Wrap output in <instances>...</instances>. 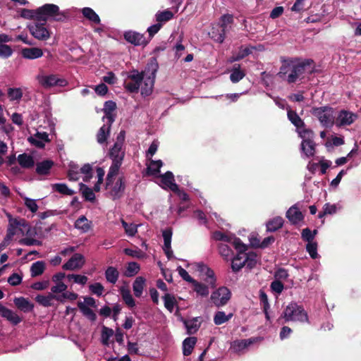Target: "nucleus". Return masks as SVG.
Segmentation results:
<instances>
[{"instance_id": "obj_1", "label": "nucleus", "mask_w": 361, "mask_h": 361, "mask_svg": "<svg viewBox=\"0 0 361 361\" xmlns=\"http://www.w3.org/2000/svg\"><path fill=\"white\" fill-rule=\"evenodd\" d=\"M281 62L277 75L289 84L302 80L304 74H312L314 71V61L312 59L299 61L298 59H282Z\"/></svg>"}, {"instance_id": "obj_2", "label": "nucleus", "mask_w": 361, "mask_h": 361, "mask_svg": "<svg viewBox=\"0 0 361 361\" xmlns=\"http://www.w3.org/2000/svg\"><path fill=\"white\" fill-rule=\"evenodd\" d=\"M109 156L112 160V163L106 178V189L113 184L114 178L118 173L125 157V149H123V146H120V143H114V146L109 149Z\"/></svg>"}, {"instance_id": "obj_3", "label": "nucleus", "mask_w": 361, "mask_h": 361, "mask_svg": "<svg viewBox=\"0 0 361 361\" xmlns=\"http://www.w3.org/2000/svg\"><path fill=\"white\" fill-rule=\"evenodd\" d=\"M158 70V62L156 57H152L142 71L144 79L143 85H141V94L144 96L149 95L152 92L156 73Z\"/></svg>"}, {"instance_id": "obj_4", "label": "nucleus", "mask_w": 361, "mask_h": 361, "mask_svg": "<svg viewBox=\"0 0 361 361\" xmlns=\"http://www.w3.org/2000/svg\"><path fill=\"white\" fill-rule=\"evenodd\" d=\"M50 18L55 21H63L66 16L60 12L59 7L57 5L52 4H46L35 10V19L37 21L47 23Z\"/></svg>"}, {"instance_id": "obj_5", "label": "nucleus", "mask_w": 361, "mask_h": 361, "mask_svg": "<svg viewBox=\"0 0 361 361\" xmlns=\"http://www.w3.org/2000/svg\"><path fill=\"white\" fill-rule=\"evenodd\" d=\"M286 322H308V316L302 306L291 302L290 304L287 305L283 310L281 315Z\"/></svg>"}, {"instance_id": "obj_6", "label": "nucleus", "mask_w": 361, "mask_h": 361, "mask_svg": "<svg viewBox=\"0 0 361 361\" xmlns=\"http://www.w3.org/2000/svg\"><path fill=\"white\" fill-rule=\"evenodd\" d=\"M157 149L158 144L157 140H154L146 152V168L142 171L143 177L153 176L155 178H158V161L152 159V156L157 152Z\"/></svg>"}, {"instance_id": "obj_7", "label": "nucleus", "mask_w": 361, "mask_h": 361, "mask_svg": "<svg viewBox=\"0 0 361 361\" xmlns=\"http://www.w3.org/2000/svg\"><path fill=\"white\" fill-rule=\"evenodd\" d=\"M311 113L313 116L318 118L323 126L329 128L334 125V109L331 106H314L312 109Z\"/></svg>"}, {"instance_id": "obj_8", "label": "nucleus", "mask_w": 361, "mask_h": 361, "mask_svg": "<svg viewBox=\"0 0 361 361\" xmlns=\"http://www.w3.org/2000/svg\"><path fill=\"white\" fill-rule=\"evenodd\" d=\"M299 135L303 140L301 142V149L307 157H313L315 154V142L313 140L314 131L310 128H304L299 132Z\"/></svg>"}, {"instance_id": "obj_9", "label": "nucleus", "mask_w": 361, "mask_h": 361, "mask_svg": "<svg viewBox=\"0 0 361 361\" xmlns=\"http://www.w3.org/2000/svg\"><path fill=\"white\" fill-rule=\"evenodd\" d=\"M143 79L142 72L139 73L138 71L133 70L124 81V87L129 92L137 93L142 84Z\"/></svg>"}, {"instance_id": "obj_10", "label": "nucleus", "mask_w": 361, "mask_h": 361, "mask_svg": "<svg viewBox=\"0 0 361 361\" xmlns=\"http://www.w3.org/2000/svg\"><path fill=\"white\" fill-rule=\"evenodd\" d=\"M231 293L226 286H221L211 295V300L216 307L226 305L231 298Z\"/></svg>"}, {"instance_id": "obj_11", "label": "nucleus", "mask_w": 361, "mask_h": 361, "mask_svg": "<svg viewBox=\"0 0 361 361\" xmlns=\"http://www.w3.org/2000/svg\"><path fill=\"white\" fill-rule=\"evenodd\" d=\"M45 25V22L37 21L34 25H30L28 29L35 38L39 40H47L50 37V33Z\"/></svg>"}, {"instance_id": "obj_12", "label": "nucleus", "mask_w": 361, "mask_h": 361, "mask_svg": "<svg viewBox=\"0 0 361 361\" xmlns=\"http://www.w3.org/2000/svg\"><path fill=\"white\" fill-rule=\"evenodd\" d=\"M159 178L163 189L172 192L178 190V185L176 183L173 172L168 171L164 174H159Z\"/></svg>"}, {"instance_id": "obj_13", "label": "nucleus", "mask_w": 361, "mask_h": 361, "mask_svg": "<svg viewBox=\"0 0 361 361\" xmlns=\"http://www.w3.org/2000/svg\"><path fill=\"white\" fill-rule=\"evenodd\" d=\"M39 83L45 88L59 86L64 87L67 84V81L65 79L59 78L56 75H49L42 76L39 80Z\"/></svg>"}, {"instance_id": "obj_14", "label": "nucleus", "mask_w": 361, "mask_h": 361, "mask_svg": "<svg viewBox=\"0 0 361 361\" xmlns=\"http://www.w3.org/2000/svg\"><path fill=\"white\" fill-rule=\"evenodd\" d=\"M85 257L82 254L75 253L66 262L62 268L64 270H74L80 269L85 264Z\"/></svg>"}, {"instance_id": "obj_15", "label": "nucleus", "mask_w": 361, "mask_h": 361, "mask_svg": "<svg viewBox=\"0 0 361 361\" xmlns=\"http://www.w3.org/2000/svg\"><path fill=\"white\" fill-rule=\"evenodd\" d=\"M8 226L18 228V231L23 233L25 232L26 235H31V227L27 221L24 219L12 218L8 216Z\"/></svg>"}, {"instance_id": "obj_16", "label": "nucleus", "mask_w": 361, "mask_h": 361, "mask_svg": "<svg viewBox=\"0 0 361 361\" xmlns=\"http://www.w3.org/2000/svg\"><path fill=\"white\" fill-rule=\"evenodd\" d=\"M172 235L173 229L171 227H168L162 231V237L164 239V246L162 249L168 259H171L173 257V250L171 247Z\"/></svg>"}, {"instance_id": "obj_17", "label": "nucleus", "mask_w": 361, "mask_h": 361, "mask_svg": "<svg viewBox=\"0 0 361 361\" xmlns=\"http://www.w3.org/2000/svg\"><path fill=\"white\" fill-rule=\"evenodd\" d=\"M357 118L355 114L342 110L339 112L336 119V125L338 126H350Z\"/></svg>"}, {"instance_id": "obj_18", "label": "nucleus", "mask_w": 361, "mask_h": 361, "mask_svg": "<svg viewBox=\"0 0 361 361\" xmlns=\"http://www.w3.org/2000/svg\"><path fill=\"white\" fill-rule=\"evenodd\" d=\"M126 189L123 177H119L110 190V195L113 200L120 199L123 197Z\"/></svg>"}, {"instance_id": "obj_19", "label": "nucleus", "mask_w": 361, "mask_h": 361, "mask_svg": "<svg viewBox=\"0 0 361 361\" xmlns=\"http://www.w3.org/2000/svg\"><path fill=\"white\" fill-rule=\"evenodd\" d=\"M0 315L9 321L13 325H18L22 322V318L11 310L8 309L0 303Z\"/></svg>"}, {"instance_id": "obj_20", "label": "nucleus", "mask_w": 361, "mask_h": 361, "mask_svg": "<svg viewBox=\"0 0 361 361\" xmlns=\"http://www.w3.org/2000/svg\"><path fill=\"white\" fill-rule=\"evenodd\" d=\"M124 39L134 45H145L147 42L143 35L136 32L128 31L125 32Z\"/></svg>"}, {"instance_id": "obj_21", "label": "nucleus", "mask_w": 361, "mask_h": 361, "mask_svg": "<svg viewBox=\"0 0 361 361\" xmlns=\"http://www.w3.org/2000/svg\"><path fill=\"white\" fill-rule=\"evenodd\" d=\"M116 109V104L115 102L112 100L105 102L103 109L104 116L102 118V120L104 121L106 118L109 125H112L115 121V116L113 114V111H115Z\"/></svg>"}, {"instance_id": "obj_22", "label": "nucleus", "mask_w": 361, "mask_h": 361, "mask_svg": "<svg viewBox=\"0 0 361 361\" xmlns=\"http://www.w3.org/2000/svg\"><path fill=\"white\" fill-rule=\"evenodd\" d=\"M286 216L293 225H297V224L304 219V215L296 205L289 208L286 212Z\"/></svg>"}, {"instance_id": "obj_23", "label": "nucleus", "mask_w": 361, "mask_h": 361, "mask_svg": "<svg viewBox=\"0 0 361 361\" xmlns=\"http://www.w3.org/2000/svg\"><path fill=\"white\" fill-rule=\"evenodd\" d=\"M13 302L16 307L23 312H30L34 309V305L27 298L24 297L15 298Z\"/></svg>"}, {"instance_id": "obj_24", "label": "nucleus", "mask_w": 361, "mask_h": 361, "mask_svg": "<svg viewBox=\"0 0 361 361\" xmlns=\"http://www.w3.org/2000/svg\"><path fill=\"white\" fill-rule=\"evenodd\" d=\"M55 299L58 301L62 302L60 295H56L52 293H49L47 295H37L35 297V301L43 307H51L53 305L51 301Z\"/></svg>"}, {"instance_id": "obj_25", "label": "nucleus", "mask_w": 361, "mask_h": 361, "mask_svg": "<svg viewBox=\"0 0 361 361\" xmlns=\"http://www.w3.org/2000/svg\"><path fill=\"white\" fill-rule=\"evenodd\" d=\"M54 163L50 159H46L38 162L36 165V173L41 176H47L50 173V170Z\"/></svg>"}, {"instance_id": "obj_26", "label": "nucleus", "mask_w": 361, "mask_h": 361, "mask_svg": "<svg viewBox=\"0 0 361 361\" xmlns=\"http://www.w3.org/2000/svg\"><path fill=\"white\" fill-rule=\"evenodd\" d=\"M21 55L24 59H35L42 57L43 51L38 47L23 48L21 50Z\"/></svg>"}, {"instance_id": "obj_27", "label": "nucleus", "mask_w": 361, "mask_h": 361, "mask_svg": "<svg viewBox=\"0 0 361 361\" xmlns=\"http://www.w3.org/2000/svg\"><path fill=\"white\" fill-rule=\"evenodd\" d=\"M246 75L245 70H242L239 63H235L231 71V75L229 76L230 80L236 83L242 80V79Z\"/></svg>"}, {"instance_id": "obj_28", "label": "nucleus", "mask_w": 361, "mask_h": 361, "mask_svg": "<svg viewBox=\"0 0 361 361\" xmlns=\"http://www.w3.org/2000/svg\"><path fill=\"white\" fill-rule=\"evenodd\" d=\"M286 110L287 117L294 126H295L297 128H300L305 126V121L301 119L296 111L292 110L289 106L287 107Z\"/></svg>"}, {"instance_id": "obj_29", "label": "nucleus", "mask_w": 361, "mask_h": 361, "mask_svg": "<svg viewBox=\"0 0 361 361\" xmlns=\"http://www.w3.org/2000/svg\"><path fill=\"white\" fill-rule=\"evenodd\" d=\"M17 160L20 166L23 169H31L35 166L33 157L26 153L19 154Z\"/></svg>"}, {"instance_id": "obj_30", "label": "nucleus", "mask_w": 361, "mask_h": 361, "mask_svg": "<svg viewBox=\"0 0 361 361\" xmlns=\"http://www.w3.org/2000/svg\"><path fill=\"white\" fill-rule=\"evenodd\" d=\"M197 342V338L195 336H190L185 338L183 341V355L184 356H189L191 355Z\"/></svg>"}, {"instance_id": "obj_31", "label": "nucleus", "mask_w": 361, "mask_h": 361, "mask_svg": "<svg viewBox=\"0 0 361 361\" xmlns=\"http://www.w3.org/2000/svg\"><path fill=\"white\" fill-rule=\"evenodd\" d=\"M77 305L80 311L87 319L91 322H95L97 320V315L84 302L79 301Z\"/></svg>"}, {"instance_id": "obj_32", "label": "nucleus", "mask_w": 361, "mask_h": 361, "mask_svg": "<svg viewBox=\"0 0 361 361\" xmlns=\"http://www.w3.org/2000/svg\"><path fill=\"white\" fill-rule=\"evenodd\" d=\"M111 125H109V123H106V124H104L99 130L97 134V140L99 144L104 143L110 133Z\"/></svg>"}, {"instance_id": "obj_33", "label": "nucleus", "mask_w": 361, "mask_h": 361, "mask_svg": "<svg viewBox=\"0 0 361 361\" xmlns=\"http://www.w3.org/2000/svg\"><path fill=\"white\" fill-rule=\"evenodd\" d=\"M283 219L280 217V216H277L274 219L269 220L267 223V231L268 232H276V231L279 230L283 225Z\"/></svg>"}, {"instance_id": "obj_34", "label": "nucleus", "mask_w": 361, "mask_h": 361, "mask_svg": "<svg viewBox=\"0 0 361 361\" xmlns=\"http://www.w3.org/2000/svg\"><path fill=\"white\" fill-rule=\"evenodd\" d=\"M91 221L82 215L75 221V227L81 230L83 233H87L91 228Z\"/></svg>"}, {"instance_id": "obj_35", "label": "nucleus", "mask_w": 361, "mask_h": 361, "mask_svg": "<svg viewBox=\"0 0 361 361\" xmlns=\"http://www.w3.org/2000/svg\"><path fill=\"white\" fill-rule=\"evenodd\" d=\"M82 13L85 18L95 24H99L101 22L99 16L90 7L83 8Z\"/></svg>"}, {"instance_id": "obj_36", "label": "nucleus", "mask_w": 361, "mask_h": 361, "mask_svg": "<svg viewBox=\"0 0 361 361\" xmlns=\"http://www.w3.org/2000/svg\"><path fill=\"white\" fill-rule=\"evenodd\" d=\"M119 272L116 267H108L105 271V278L109 283L115 284L118 281Z\"/></svg>"}, {"instance_id": "obj_37", "label": "nucleus", "mask_w": 361, "mask_h": 361, "mask_svg": "<svg viewBox=\"0 0 361 361\" xmlns=\"http://www.w3.org/2000/svg\"><path fill=\"white\" fill-rule=\"evenodd\" d=\"M45 270V263L43 261L34 262L30 267L32 277H37L42 275Z\"/></svg>"}, {"instance_id": "obj_38", "label": "nucleus", "mask_w": 361, "mask_h": 361, "mask_svg": "<svg viewBox=\"0 0 361 361\" xmlns=\"http://www.w3.org/2000/svg\"><path fill=\"white\" fill-rule=\"evenodd\" d=\"M259 301L267 320H269L270 316L269 314L268 310L270 308V305L269 303L267 295L262 290H259Z\"/></svg>"}, {"instance_id": "obj_39", "label": "nucleus", "mask_w": 361, "mask_h": 361, "mask_svg": "<svg viewBox=\"0 0 361 361\" xmlns=\"http://www.w3.org/2000/svg\"><path fill=\"white\" fill-rule=\"evenodd\" d=\"M145 282V279L142 276L137 277L133 282V289L135 297L140 298L142 295Z\"/></svg>"}, {"instance_id": "obj_40", "label": "nucleus", "mask_w": 361, "mask_h": 361, "mask_svg": "<svg viewBox=\"0 0 361 361\" xmlns=\"http://www.w3.org/2000/svg\"><path fill=\"white\" fill-rule=\"evenodd\" d=\"M80 190L82 191V196L87 201L93 202L95 200V195L93 190L85 184L80 183L79 184Z\"/></svg>"}, {"instance_id": "obj_41", "label": "nucleus", "mask_w": 361, "mask_h": 361, "mask_svg": "<svg viewBox=\"0 0 361 361\" xmlns=\"http://www.w3.org/2000/svg\"><path fill=\"white\" fill-rule=\"evenodd\" d=\"M209 35L214 41L220 44H222L226 38V34L220 27L216 29L212 28Z\"/></svg>"}, {"instance_id": "obj_42", "label": "nucleus", "mask_w": 361, "mask_h": 361, "mask_svg": "<svg viewBox=\"0 0 361 361\" xmlns=\"http://www.w3.org/2000/svg\"><path fill=\"white\" fill-rule=\"evenodd\" d=\"M233 316V314L232 313L226 314L224 312H216L214 317V324L217 325L222 324L230 320Z\"/></svg>"}, {"instance_id": "obj_43", "label": "nucleus", "mask_w": 361, "mask_h": 361, "mask_svg": "<svg viewBox=\"0 0 361 361\" xmlns=\"http://www.w3.org/2000/svg\"><path fill=\"white\" fill-rule=\"evenodd\" d=\"M245 255L246 257L243 261L245 266L246 265L248 269H254L257 264V255L252 251Z\"/></svg>"}, {"instance_id": "obj_44", "label": "nucleus", "mask_w": 361, "mask_h": 361, "mask_svg": "<svg viewBox=\"0 0 361 361\" xmlns=\"http://www.w3.org/2000/svg\"><path fill=\"white\" fill-rule=\"evenodd\" d=\"M52 188L62 195H73L75 191L68 188L65 183H55L52 185Z\"/></svg>"}, {"instance_id": "obj_45", "label": "nucleus", "mask_w": 361, "mask_h": 361, "mask_svg": "<svg viewBox=\"0 0 361 361\" xmlns=\"http://www.w3.org/2000/svg\"><path fill=\"white\" fill-rule=\"evenodd\" d=\"M194 286V291L197 294L201 295L202 297H207L209 294L208 286L202 283L197 282L195 279V281L192 283Z\"/></svg>"}, {"instance_id": "obj_46", "label": "nucleus", "mask_w": 361, "mask_h": 361, "mask_svg": "<svg viewBox=\"0 0 361 361\" xmlns=\"http://www.w3.org/2000/svg\"><path fill=\"white\" fill-rule=\"evenodd\" d=\"M234 18L233 15L225 14L221 16L220 18V28L226 33L227 31L228 25L233 24Z\"/></svg>"}, {"instance_id": "obj_47", "label": "nucleus", "mask_w": 361, "mask_h": 361, "mask_svg": "<svg viewBox=\"0 0 361 361\" xmlns=\"http://www.w3.org/2000/svg\"><path fill=\"white\" fill-rule=\"evenodd\" d=\"M164 302V306L170 312H172L175 305H176V300L175 297L171 296V294L166 293L162 298Z\"/></svg>"}, {"instance_id": "obj_48", "label": "nucleus", "mask_w": 361, "mask_h": 361, "mask_svg": "<svg viewBox=\"0 0 361 361\" xmlns=\"http://www.w3.org/2000/svg\"><path fill=\"white\" fill-rule=\"evenodd\" d=\"M121 293L123 301L129 307H133L135 306V300L129 290L121 289Z\"/></svg>"}, {"instance_id": "obj_49", "label": "nucleus", "mask_w": 361, "mask_h": 361, "mask_svg": "<svg viewBox=\"0 0 361 361\" xmlns=\"http://www.w3.org/2000/svg\"><path fill=\"white\" fill-rule=\"evenodd\" d=\"M140 271V265L135 262H129L127 265L125 275L128 277L135 276Z\"/></svg>"}, {"instance_id": "obj_50", "label": "nucleus", "mask_w": 361, "mask_h": 361, "mask_svg": "<svg viewBox=\"0 0 361 361\" xmlns=\"http://www.w3.org/2000/svg\"><path fill=\"white\" fill-rule=\"evenodd\" d=\"M114 335L113 329L103 326L102 329V342L104 345H109V338Z\"/></svg>"}, {"instance_id": "obj_51", "label": "nucleus", "mask_w": 361, "mask_h": 361, "mask_svg": "<svg viewBox=\"0 0 361 361\" xmlns=\"http://www.w3.org/2000/svg\"><path fill=\"white\" fill-rule=\"evenodd\" d=\"M8 97L11 101L20 100L23 97V91L20 88H8Z\"/></svg>"}, {"instance_id": "obj_52", "label": "nucleus", "mask_w": 361, "mask_h": 361, "mask_svg": "<svg viewBox=\"0 0 361 361\" xmlns=\"http://www.w3.org/2000/svg\"><path fill=\"white\" fill-rule=\"evenodd\" d=\"M242 256L237 255L233 257L231 263V269L234 272H238L241 270L242 267L245 266L243 261L242 262Z\"/></svg>"}, {"instance_id": "obj_53", "label": "nucleus", "mask_w": 361, "mask_h": 361, "mask_svg": "<svg viewBox=\"0 0 361 361\" xmlns=\"http://www.w3.org/2000/svg\"><path fill=\"white\" fill-rule=\"evenodd\" d=\"M173 16L174 13L169 9L159 12V29H161L162 23L168 22V20L173 18Z\"/></svg>"}, {"instance_id": "obj_54", "label": "nucleus", "mask_w": 361, "mask_h": 361, "mask_svg": "<svg viewBox=\"0 0 361 361\" xmlns=\"http://www.w3.org/2000/svg\"><path fill=\"white\" fill-rule=\"evenodd\" d=\"M233 245L235 249L237 250V251L239 252L238 255H241L242 254H244L245 251L247 250V247L245 244L242 243V240L240 238H237V237H235L233 240L232 241Z\"/></svg>"}, {"instance_id": "obj_55", "label": "nucleus", "mask_w": 361, "mask_h": 361, "mask_svg": "<svg viewBox=\"0 0 361 361\" xmlns=\"http://www.w3.org/2000/svg\"><path fill=\"white\" fill-rule=\"evenodd\" d=\"M205 275L207 276L205 281L209 285L211 286L212 288H214L216 283L215 273L212 269L208 268V267H205Z\"/></svg>"}, {"instance_id": "obj_56", "label": "nucleus", "mask_w": 361, "mask_h": 361, "mask_svg": "<svg viewBox=\"0 0 361 361\" xmlns=\"http://www.w3.org/2000/svg\"><path fill=\"white\" fill-rule=\"evenodd\" d=\"M306 250L312 258L316 259L318 257L317 242L307 243L306 244Z\"/></svg>"}, {"instance_id": "obj_57", "label": "nucleus", "mask_w": 361, "mask_h": 361, "mask_svg": "<svg viewBox=\"0 0 361 361\" xmlns=\"http://www.w3.org/2000/svg\"><path fill=\"white\" fill-rule=\"evenodd\" d=\"M197 320L195 319L190 321H184L185 326L188 330V334H193L198 330L199 326L197 324Z\"/></svg>"}, {"instance_id": "obj_58", "label": "nucleus", "mask_w": 361, "mask_h": 361, "mask_svg": "<svg viewBox=\"0 0 361 361\" xmlns=\"http://www.w3.org/2000/svg\"><path fill=\"white\" fill-rule=\"evenodd\" d=\"M251 53V51L248 47L243 48V49H240L238 53H237L235 55L233 56L230 60V61H240L244 57L247 56Z\"/></svg>"}, {"instance_id": "obj_59", "label": "nucleus", "mask_w": 361, "mask_h": 361, "mask_svg": "<svg viewBox=\"0 0 361 361\" xmlns=\"http://www.w3.org/2000/svg\"><path fill=\"white\" fill-rule=\"evenodd\" d=\"M123 252L126 255H127L128 256H130L133 257H136L138 259L143 258L145 256V253L141 250H140L138 248H137L135 250H133L130 248H125L123 250Z\"/></svg>"}, {"instance_id": "obj_60", "label": "nucleus", "mask_w": 361, "mask_h": 361, "mask_svg": "<svg viewBox=\"0 0 361 361\" xmlns=\"http://www.w3.org/2000/svg\"><path fill=\"white\" fill-rule=\"evenodd\" d=\"M13 49L7 44H0V57L8 59L13 54Z\"/></svg>"}, {"instance_id": "obj_61", "label": "nucleus", "mask_w": 361, "mask_h": 361, "mask_svg": "<svg viewBox=\"0 0 361 361\" xmlns=\"http://www.w3.org/2000/svg\"><path fill=\"white\" fill-rule=\"evenodd\" d=\"M122 225L125 229L126 233L129 236H133L137 233V226L133 224H128L125 221L122 220Z\"/></svg>"}, {"instance_id": "obj_62", "label": "nucleus", "mask_w": 361, "mask_h": 361, "mask_svg": "<svg viewBox=\"0 0 361 361\" xmlns=\"http://www.w3.org/2000/svg\"><path fill=\"white\" fill-rule=\"evenodd\" d=\"M22 279V275L13 273L8 278V283L13 286H16L21 283Z\"/></svg>"}, {"instance_id": "obj_63", "label": "nucleus", "mask_w": 361, "mask_h": 361, "mask_svg": "<svg viewBox=\"0 0 361 361\" xmlns=\"http://www.w3.org/2000/svg\"><path fill=\"white\" fill-rule=\"evenodd\" d=\"M89 289L92 293L95 294L97 296H101L104 291V286L100 283H94L90 285Z\"/></svg>"}, {"instance_id": "obj_64", "label": "nucleus", "mask_w": 361, "mask_h": 361, "mask_svg": "<svg viewBox=\"0 0 361 361\" xmlns=\"http://www.w3.org/2000/svg\"><path fill=\"white\" fill-rule=\"evenodd\" d=\"M270 287L274 292L281 293L283 290L284 285L280 280L276 279L271 282Z\"/></svg>"}]
</instances>
